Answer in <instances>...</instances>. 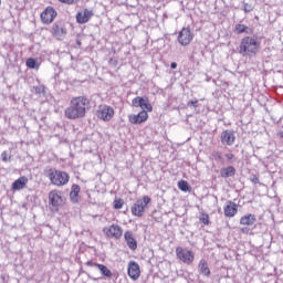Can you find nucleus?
I'll return each instance as SVG.
<instances>
[{
    "label": "nucleus",
    "instance_id": "9d476101",
    "mask_svg": "<svg viewBox=\"0 0 283 283\" xmlns=\"http://www.w3.org/2000/svg\"><path fill=\"white\" fill-rule=\"evenodd\" d=\"M56 10L52 7H48L42 13H41V20L46 23L50 24L54 21V19H56Z\"/></svg>",
    "mask_w": 283,
    "mask_h": 283
},
{
    "label": "nucleus",
    "instance_id": "20e7f679",
    "mask_svg": "<svg viewBox=\"0 0 283 283\" xmlns=\"http://www.w3.org/2000/svg\"><path fill=\"white\" fill-rule=\"evenodd\" d=\"M151 202V198L149 196H144L143 199H138L134 207L132 208L133 216H137L142 218L143 213H145V208L147 205Z\"/></svg>",
    "mask_w": 283,
    "mask_h": 283
},
{
    "label": "nucleus",
    "instance_id": "72a5a7b5",
    "mask_svg": "<svg viewBox=\"0 0 283 283\" xmlns=\"http://www.w3.org/2000/svg\"><path fill=\"white\" fill-rule=\"evenodd\" d=\"M243 10L244 12H253V4L244 3Z\"/></svg>",
    "mask_w": 283,
    "mask_h": 283
},
{
    "label": "nucleus",
    "instance_id": "5701e85b",
    "mask_svg": "<svg viewBox=\"0 0 283 283\" xmlns=\"http://www.w3.org/2000/svg\"><path fill=\"white\" fill-rule=\"evenodd\" d=\"M220 176L221 178H232V176H235V167L229 166L227 168H221Z\"/></svg>",
    "mask_w": 283,
    "mask_h": 283
},
{
    "label": "nucleus",
    "instance_id": "ea45409f",
    "mask_svg": "<svg viewBox=\"0 0 283 283\" xmlns=\"http://www.w3.org/2000/svg\"><path fill=\"white\" fill-rule=\"evenodd\" d=\"M241 232H242V233H249V228H242V229H241Z\"/></svg>",
    "mask_w": 283,
    "mask_h": 283
},
{
    "label": "nucleus",
    "instance_id": "ddd939ff",
    "mask_svg": "<svg viewBox=\"0 0 283 283\" xmlns=\"http://www.w3.org/2000/svg\"><path fill=\"white\" fill-rule=\"evenodd\" d=\"M85 264H86V266H95V269H98L99 273L104 277H112V275H113L112 270L104 264L95 263L93 261H87Z\"/></svg>",
    "mask_w": 283,
    "mask_h": 283
},
{
    "label": "nucleus",
    "instance_id": "6e6552de",
    "mask_svg": "<svg viewBox=\"0 0 283 283\" xmlns=\"http://www.w3.org/2000/svg\"><path fill=\"white\" fill-rule=\"evenodd\" d=\"M97 118L101 120L109 122L111 118H114V108L112 106H101L97 111Z\"/></svg>",
    "mask_w": 283,
    "mask_h": 283
},
{
    "label": "nucleus",
    "instance_id": "f8f14e48",
    "mask_svg": "<svg viewBox=\"0 0 283 283\" xmlns=\"http://www.w3.org/2000/svg\"><path fill=\"white\" fill-rule=\"evenodd\" d=\"M128 276L130 280H138L140 277V265L136 261L128 263Z\"/></svg>",
    "mask_w": 283,
    "mask_h": 283
},
{
    "label": "nucleus",
    "instance_id": "a19ab883",
    "mask_svg": "<svg viewBox=\"0 0 283 283\" xmlns=\"http://www.w3.org/2000/svg\"><path fill=\"white\" fill-rule=\"evenodd\" d=\"M76 45H78V48H81L82 42H81V40H80V39H77V40H76Z\"/></svg>",
    "mask_w": 283,
    "mask_h": 283
},
{
    "label": "nucleus",
    "instance_id": "412c9836",
    "mask_svg": "<svg viewBox=\"0 0 283 283\" xmlns=\"http://www.w3.org/2000/svg\"><path fill=\"white\" fill-rule=\"evenodd\" d=\"M28 185V177H20L12 184L13 191H21Z\"/></svg>",
    "mask_w": 283,
    "mask_h": 283
},
{
    "label": "nucleus",
    "instance_id": "473e14b6",
    "mask_svg": "<svg viewBox=\"0 0 283 283\" xmlns=\"http://www.w3.org/2000/svg\"><path fill=\"white\" fill-rule=\"evenodd\" d=\"M60 3H65L66 6H74V3H78V0H59Z\"/></svg>",
    "mask_w": 283,
    "mask_h": 283
},
{
    "label": "nucleus",
    "instance_id": "dca6fc26",
    "mask_svg": "<svg viewBox=\"0 0 283 283\" xmlns=\"http://www.w3.org/2000/svg\"><path fill=\"white\" fill-rule=\"evenodd\" d=\"M221 143L222 145H228L231 147V145L235 143V134H233L231 130H223L221 133Z\"/></svg>",
    "mask_w": 283,
    "mask_h": 283
},
{
    "label": "nucleus",
    "instance_id": "bb28decb",
    "mask_svg": "<svg viewBox=\"0 0 283 283\" xmlns=\"http://www.w3.org/2000/svg\"><path fill=\"white\" fill-rule=\"evenodd\" d=\"M27 67H29L30 70H36L39 67V65L36 64V60L34 57H29L27 60Z\"/></svg>",
    "mask_w": 283,
    "mask_h": 283
},
{
    "label": "nucleus",
    "instance_id": "f03ea898",
    "mask_svg": "<svg viewBox=\"0 0 283 283\" xmlns=\"http://www.w3.org/2000/svg\"><path fill=\"white\" fill-rule=\"evenodd\" d=\"M260 39L258 36H244L239 45V54L241 56H256L260 52Z\"/></svg>",
    "mask_w": 283,
    "mask_h": 283
},
{
    "label": "nucleus",
    "instance_id": "c756f323",
    "mask_svg": "<svg viewBox=\"0 0 283 283\" xmlns=\"http://www.w3.org/2000/svg\"><path fill=\"white\" fill-rule=\"evenodd\" d=\"M200 222H202L203 224H210L211 221H209V214H201V217L199 218Z\"/></svg>",
    "mask_w": 283,
    "mask_h": 283
},
{
    "label": "nucleus",
    "instance_id": "9b49d317",
    "mask_svg": "<svg viewBox=\"0 0 283 283\" xmlns=\"http://www.w3.org/2000/svg\"><path fill=\"white\" fill-rule=\"evenodd\" d=\"M52 34L57 39V41H63L67 36V29L63 24L54 23L52 27Z\"/></svg>",
    "mask_w": 283,
    "mask_h": 283
},
{
    "label": "nucleus",
    "instance_id": "2f4dec72",
    "mask_svg": "<svg viewBox=\"0 0 283 283\" xmlns=\"http://www.w3.org/2000/svg\"><path fill=\"white\" fill-rule=\"evenodd\" d=\"M123 205H125V202H123L122 199L115 200L114 209H123Z\"/></svg>",
    "mask_w": 283,
    "mask_h": 283
},
{
    "label": "nucleus",
    "instance_id": "c03bdc74",
    "mask_svg": "<svg viewBox=\"0 0 283 283\" xmlns=\"http://www.w3.org/2000/svg\"><path fill=\"white\" fill-rule=\"evenodd\" d=\"M0 6H1V0H0Z\"/></svg>",
    "mask_w": 283,
    "mask_h": 283
},
{
    "label": "nucleus",
    "instance_id": "4be33fe9",
    "mask_svg": "<svg viewBox=\"0 0 283 283\" xmlns=\"http://www.w3.org/2000/svg\"><path fill=\"white\" fill-rule=\"evenodd\" d=\"M80 193H81V186L74 184L71 187V192H70L71 202L76 205V202H78V195Z\"/></svg>",
    "mask_w": 283,
    "mask_h": 283
},
{
    "label": "nucleus",
    "instance_id": "4c0bfd02",
    "mask_svg": "<svg viewBox=\"0 0 283 283\" xmlns=\"http://www.w3.org/2000/svg\"><path fill=\"white\" fill-rule=\"evenodd\" d=\"M226 158L228 160H233V158H235V155H233V154H226Z\"/></svg>",
    "mask_w": 283,
    "mask_h": 283
},
{
    "label": "nucleus",
    "instance_id": "a211bd4d",
    "mask_svg": "<svg viewBox=\"0 0 283 283\" xmlns=\"http://www.w3.org/2000/svg\"><path fill=\"white\" fill-rule=\"evenodd\" d=\"M92 17H94V12L85 9L82 12H77L76 21H77V23H87V21H90V19H92Z\"/></svg>",
    "mask_w": 283,
    "mask_h": 283
},
{
    "label": "nucleus",
    "instance_id": "37998d69",
    "mask_svg": "<svg viewBox=\"0 0 283 283\" xmlns=\"http://www.w3.org/2000/svg\"><path fill=\"white\" fill-rule=\"evenodd\" d=\"M93 280L96 282V280H98V279H96V277H93Z\"/></svg>",
    "mask_w": 283,
    "mask_h": 283
},
{
    "label": "nucleus",
    "instance_id": "e433bc0d",
    "mask_svg": "<svg viewBox=\"0 0 283 283\" xmlns=\"http://www.w3.org/2000/svg\"><path fill=\"white\" fill-rule=\"evenodd\" d=\"M250 180L251 182H253V185H260V178H258V176L255 175L252 176Z\"/></svg>",
    "mask_w": 283,
    "mask_h": 283
},
{
    "label": "nucleus",
    "instance_id": "423d86ee",
    "mask_svg": "<svg viewBox=\"0 0 283 283\" xmlns=\"http://www.w3.org/2000/svg\"><path fill=\"white\" fill-rule=\"evenodd\" d=\"M176 253H177L178 260L184 262V264H193L195 254L193 252H191V250H185L179 247L176 249Z\"/></svg>",
    "mask_w": 283,
    "mask_h": 283
},
{
    "label": "nucleus",
    "instance_id": "c9c22d12",
    "mask_svg": "<svg viewBox=\"0 0 283 283\" xmlns=\"http://www.w3.org/2000/svg\"><path fill=\"white\" fill-rule=\"evenodd\" d=\"M187 105L188 107H198V99L189 101Z\"/></svg>",
    "mask_w": 283,
    "mask_h": 283
},
{
    "label": "nucleus",
    "instance_id": "2eb2a0df",
    "mask_svg": "<svg viewBox=\"0 0 283 283\" xmlns=\"http://www.w3.org/2000/svg\"><path fill=\"white\" fill-rule=\"evenodd\" d=\"M124 240L128 247V249H130L132 251H136L138 249V241H136V239L134 238V232L132 231H126L124 233Z\"/></svg>",
    "mask_w": 283,
    "mask_h": 283
},
{
    "label": "nucleus",
    "instance_id": "7ed1b4c3",
    "mask_svg": "<svg viewBox=\"0 0 283 283\" xmlns=\"http://www.w3.org/2000/svg\"><path fill=\"white\" fill-rule=\"evenodd\" d=\"M44 174L49 178L51 185L55 187H65L70 182V175L56 168H45Z\"/></svg>",
    "mask_w": 283,
    "mask_h": 283
},
{
    "label": "nucleus",
    "instance_id": "cd10ccee",
    "mask_svg": "<svg viewBox=\"0 0 283 283\" xmlns=\"http://www.w3.org/2000/svg\"><path fill=\"white\" fill-rule=\"evenodd\" d=\"M1 160H2V163H10V160H12V155L10 153H8L7 150H4L1 154Z\"/></svg>",
    "mask_w": 283,
    "mask_h": 283
},
{
    "label": "nucleus",
    "instance_id": "58836bf2",
    "mask_svg": "<svg viewBox=\"0 0 283 283\" xmlns=\"http://www.w3.org/2000/svg\"><path fill=\"white\" fill-rule=\"evenodd\" d=\"M170 67L171 70H176V67H178V63L176 62L170 63Z\"/></svg>",
    "mask_w": 283,
    "mask_h": 283
},
{
    "label": "nucleus",
    "instance_id": "4468645a",
    "mask_svg": "<svg viewBox=\"0 0 283 283\" xmlns=\"http://www.w3.org/2000/svg\"><path fill=\"white\" fill-rule=\"evenodd\" d=\"M149 118V115L146 111L139 112L137 115H129L128 119L129 123L133 125H140L142 123H145Z\"/></svg>",
    "mask_w": 283,
    "mask_h": 283
},
{
    "label": "nucleus",
    "instance_id": "79ce46f5",
    "mask_svg": "<svg viewBox=\"0 0 283 283\" xmlns=\"http://www.w3.org/2000/svg\"><path fill=\"white\" fill-rule=\"evenodd\" d=\"M113 61H114V59H111V60H109V63H116V61H114V62H113Z\"/></svg>",
    "mask_w": 283,
    "mask_h": 283
},
{
    "label": "nucleus",
    "instance_id": "a878e982",
    "mask_svg": "<svg viewBox=\"0 0 283 283\" xmlns=\"http://www.w3.org/2000/svg\"><path fill=\"white\" fill-rule=\"evenodd\" d=\"M178 188L180 189V191H191V186L189 185V182L185 181V180H179L178 181Z\"/></svg>",
    "mask_w": 283,
    "mask_h": 283
},
{
    "label": "nucleus",
    "instance_id": "1a4fd4ad",
    "mask_svg": "<svg viewBox=\"0 0 283 283\" xmlns=\"http://www.w3.org/2000/svg\"><path fill=\"white\" fill-rule=\"evenodd\" d=\"M193 41V35L189 28H184L178 34V42L180 45H189Z\"/></svg>",
    "mask_w": 283,
    "mask_h": 283
},
{
    "label": "nucleus",
    "instance_id": "f3484780",
    "mask_svg": "<svg viewBox=\"0 0 283 283\" xmlns=\"http://www.w3.org/2000/svg\"><path fill=\"white\" fill-rule=\"evenodd\" d=\"M223 213L226 218H233L238 213V205L233 201H227Z\"/></svg>",
    "mask_w": 283,
    "mask_h": 283
},
{
    "label": "nucleus",
    "instance_id": "39448f33",
    "mask_svg": "<svg viewBox=\"0 0 283 283\" xmlns=\"http://www.w3.org/2000/svg\"><path fill=\"white\" fill-rule=\"evenodd\" d=\"M103 233L107 238H113L114 240H120L123 238V228L118 224H112L111 227L103 228Z\"/></svg>",
    "mask_w": 283,
    "mask_h": 283
},
{
    "label": "nucleus",
    "instance_id": "6ab92c4d",
    "mask_svg": "<svg viewBox=\"0 0 283 283\" xmlns=\"http://www.w3.org/2000/svg\"><path fill=\"white\" fill-rule=\"evenodd\" d=\"M255 222H258V218H255V214L252 213L245 214L240 219V224L243 227H253Z\"/></svg>",
    "mask_w": 283,
    "mask_h": 283
},
{
    "label": "nucleus",
    "instance_id": "f704fd0d",
    "mask_svg": "<svg viewBox=\"0 0 283 283\" xmlns=\"http://www.w3.org/2000/svg\"><path fill=\"white\" fill-rule=\"evenodd\" d=\"M212 156H213L214 160H219V161L222 160V153H220V151H213Z\"/></svg>",
    "mask_w": 283,
    "mask_h": 283
},
{
    "label": "nucleus",
    "instance_id": "aec40b11",
    "mask_svg": "<svg viewBox=\"0 0 283 283\" xmlns=\"http://www.w3.org/2000/svg\"><path fill=\"white\" fill-rule=\"evenodd\" d=\"M198 269H199V273L201 275H205V277H210L211 276V270L209 269V264L207 263V260L201 259L199 261Z\"/></svg>",
    "mask_w": 283,
    "mask_h": 283
},
{
    "label": "nucleus",
    "instance_id": "393cba45",
    "mask_svg": "<svg viewBox=\"0 0 283 283\" xmlns=\"http://www.w3.org/2000/svg\"><path fill=\"white\" fill-rule=\"evenodd\" d=\"M234 32L237 34H251V29L245 24H235Z\"/></svg>",
    "mask_w": 283,
    "mask_h": 283
},
{
    "label": "nucleus",
    "instance_id": "c85d7f7f",
    "mask_svg": "<svg viewBox=\"0 0 283 283\" xmlns=\"http://www.w3.org/2000/svg\"><path fill=\"white\" fill-rule=\"evenodd\" d=\"M35 94H45V86L44 85H38L34 87Z\"/></svg>",
    "mask_w": 283,
    "mask_h": 283
},
{
    "label": "nucleus",
    "instance_id": "b1692460",
    "mask_svg": "<svg viewBox=\"0 0 283 283\" xmlns=\"http://www.w3.org/2000/svg\"><path fill=\"white\" fill-rule=\"evenodd\" d=\"M139 107L143 111H147V112H154V107L151 106V104L149 103V98L147 97H139Z\"/></svg>",
    "mask_w": 283,
    "mask_h": 283
},
{
    "label": "nucleus",
    "instance_id": "0eeeda50",
    "mask_svg": "<svg viewBox=\"0 0 283 283\" xmlns=\"http://www.w3.org/2000/svg\"><path fill=\"white\" fill-rule=\"evenodd\" d=\"M49 203L54 211H59V207L63 205V197L59 195V191L52 190L49 192Z\"/></svg>",
    "mask_w": 283,
    "mask_h": 283
},
{
    "label": "nucleus",
    "instance_id": "f257e3e1",
    "mask_svg": "<svg viewBox=\"0 0 283 283\" xmlns=\"http://www.w3.org/2000/svg\"><path fill=\"white\" fill-rule=\"evenodd\" d=\"M90 99L85 96H77L71 99L70 106L64 111L69 120H78V118H85Z\"/></svg>",
    "mask_w": 283,
    "mask_h": 283
},
{
    "label": "nucleus",
    "instance_id": "7c9ffc66",
    "mask_svg": "<svg viewBox=\"0 0 283 283\" xmlns=\"http://www.w3.org/2000/svg\"><path fill=\"white\" fill-rule=\"evenodd\" d=\"M132 105L133 107H140V96L133 98Z\"/></svg>",
    "mask_w": 283,
    "mask_h": 283
}]
</instances>
